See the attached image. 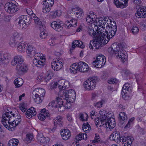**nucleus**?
<instances>
[{
    "instance_id": "obj_56",
    "label": "nucleus",
    "mask_w": 146,
    "mask_h": 146,
    "mask_svg": "<svg viewBox=\"0 0 146 146\" xmlns=\"http://www.w3.org/2000/svg\"><path fill=\"white\" fill-rule=\"evenodd\" d=\"M68 94H66V95H68V96H72L73 97H76V92L74 90L72 89L69 90L68 91Z\"/></svg>"
},
{
    "instance_id": "obj_38",
    "label": "nucleus",
    "mask_w": 146,
    "mask_h": 146,
    "mask_svg": "<svg viewBox=\"0 0 146 146\" xmlns=\"http://www.w3.org/2000/svg\"><path fill=\"white\" fill-rule=\"evenodd\" d=\"M19 141L16 139H10L8 144V146H17L18 144Z\"/></svg>"
},
{
    "instance_id": "obj_44",
    "label": "nucleus",
    "mask_w": 146,
    "mask_h": 146,
    "mask_svg": "<svg viewBox=\"0 0 146 146\" xmlns=\"http://www.w3.org/2000/svg\"><path fill=\"white\" fill-rule=\"evenodd\" d=\"M82 129L86 132H88L91 129V127L88 122L84 123L82 126Z\"/></svg>"
},
{
    "instance_id": "obj_26",
    "label": "nucleus",
    "mask_w": 146,
    "mask_h": 146,
    "mask_svg": "<svg viewBox=\"0 0 146 146\" xmlns=\"http://www.w3.org/2000/svg\"><path fill=\"white\" fill-rule=\"evenodd\" d=\"M94 85V84H92L88 79L84 82V86L85 88L88 90H93L95 88Z\"/></svg>"
},
{
    "instance_id": "obj_64",
    "label": "nucleus",
    "mask_w": 146,
    "mask_h": 146,
    "mask_svg": "<svg viewBox=\"0 0 146 146\" xmlns=\"http://www.w3.org/2000/svg\"><path fill=\"white\" fill-rule=\"evenodd\" d=\"M44 75L43 74H40L37 77V80L41 82L44 79H45V78H44Z\"/></svg>"
},
{
    "instance_id": "obj_60",
    "label": "nucleus",
    "mask_w": 146,
    "mask_h": 146,
    "mask_svg": "<svg viewBox=\"0 0 146 146\" xmlns=\"http://www.w3.org/2000/svg\"><path fill=\"white\" fill-rule=\"evenodd\" d=\"M33 135L31 134H28L26 135V141H28L32 140L33 139Z\"/></svg>"
},
{
    "instance_id": "obj_6",
    "label": "nucleus",
    "mask_w": 146,
    "mask_h": 146,
    "mask_svg": "<svg viewBox=\"0 0 146 146\" xmlns=\"http://www.w3.org/2000/svg\"><path fill=\"white\" fill-rule=\"evenodd\" d=\"M130 86V84L126 83L124 84L122 87L121 94L123 98L125 100H127L130 98L129 94L131 89Z\"/></svg>"
},
{
    "instance_id": "obj_36",
    "label": "nucleus",
    "mask_w": 146,
    "mask_h": 146,
    "mask_svg": "<svg viewBox=\"0 0 146 146\" xmlns=\"http://www.w3.org/2000/svg\"><path fill=\"white\" fill-rule=\"evenodd\" d=\"M78 64L76 63L72 64L70 68V70L71 72L73 73H76L79 71Z\"/></svg>"
},
{
    "instance_id": "obj_12",
    "label": "nucleus",
    "mask_w": 146,
    "mask_h": 146,
    "mask_svg": "<svg viewBox=\"0 0 146 146\" xmlns=\"http://www.w3.org/2000/svg\"><path fill=\"white\" fill-rule=\"evenodd\" d=\"M133 138L131 136H121L120 137L119 141L123 143L124 146H130L133 140Z\"/></svg>"
},
{
    "instance_id": "obj_19",
    "label": "nucleus",
    "mask_w": 146,
    "mask_h": 146,
    "mask_svg": "<svg viewBox=\"0 0 146 146\" xmlns=\"http://www.w3.org/2000/svg\"><path fill=\"white\" fill-rule=\"evenodd\" d=\"M23 57L20 55H18L15 56L13 60L11 62V64L13 66L16 65L17 64V65H21L23 63Z\"/></svg>"
},
{
    "instance_id": "obj_13",
    "label": "nucleus",
    "mask_w": 146,
    "mask_h": 146,
    "mask_svg": "<svg viewBox=\"0 0 146 146\" xmlns=\"http://www.w3.org/2000/svg\"><path fill=\"white\" fill-rule=\"evenodd\" d=\"M128 0H114V3L117 8L123 9L128 6Z\"/></svg>"
},
{
    "instance_id": "obj_34",
    "label": "nucleus",
    "mask_w": 146,
    "mask_h": 146,
    "mask_svg": "<svg viewBox=\"0 0 146 146\" xmlns=\"http://www.w3.org/2000/svg\"><path fill=\"white\" fill-rule=\"evenodd\" d=\"M73 13L74 14L76 15V17L77 18H80L84 15L83 10L79 7L76 8Z\"/></svg>"
},
{
    "instance_id": "obj_39",
    "label": "nucleus",
    "mask_w": 146,
    "mask_h": 146,
    "mask_svg": "<svg viewBox=\"0 0 146 146\" xmlns=\"http://www.w3.org/2000/svg\"><path fill=\"white\" fill-rule=\"evenodd\" d=\"M26 44L23 42H21L17 46V49L20 52L24 51L25 49Z\"/></svg>"
},
{
    "instance_id": "obj_58",
    "label": "nucleus",
    "mask_w": 146,
    "mask_h": 146,
    "mask_svg": "<svg viewBox=\"0 0 146 146\" xmlns=\"http://www.w3.org/2000/svg\"><path fill=\"white\" fill-rule=\"evenodd\" d=\"M139 29L138 27L136 26H134L131 29V33L134 35H136L138 33Z\"/></svg>"
},
{
    "instance_id": "obj_27",
    "label": "nucleus",
    "mask_w": 146,
    "mask_h": 146,
    "mask_svg": "<svg viewBox=\"0 0 146 146\" xmlns=\"http://www.w3.org/2000/svg\"><path fill=\"white\" fill-rule=\"evenodd\" d=\"M100 36L98 35V37H97L95 39H94L92 40V41L90 40V43L88 44V46L89 47V48L90 49H92V50H93L94 48V47L95 48L94 49H95L96 48V49H98L101 48L102 46L105 45V44H104V43L103 42V41H102V46H100L99 47V48H97L96 46H95V45H96L95 44V42L96 41V39L98 38H100Z\"/></svg>"
},
{
    "instance_id": "obj_62",
    "label": "nucleus",
    "mask_w": 146,
    "mask_h": 146,
    "mask_svg": "<svg viewBox=\"0 0 146 146\" xmlns=\"http://www.w3.org/2000/svg\"><path fill=\"white\" fill-rule=\"evenodd\" d=\"M100 140V138L99 137L98 134H95L94 140L92 141L93 142L97 143Z\"/></svg>"
},
{
    "instance_id": "obj_50",
    "label": "nucleus",
    "mask_w": 146,
    "mask_h": 146,
    "mask_svg": "<svg viewBox=\"0 0 146 146\" xmlns=\"http://www.w3.org/2000/svg\"><path fill=\"white\" fill-rule=\"evenodd\" d=\"M92 84H94V87L96 86V83L98 82V78L96 76H93L88 79Z\"/></svg>"
},
{
    "instance_id": "obj_61",
    "label": "nucleus",
    "mask_w": 146,
    "mask_h": 146,
    "mask_svg": "<svg viewBox=\"0 0 146 146\" xmlns=\"http://www.w3.org/2000/svg\"><path fill=\"white\" fill-rule=\"evenodd\" d=\"M96 59L101 61H104V60H105L106 61V59L105 56L102 55L100 54L97 57Z\"/></svg>"
},
{
    "instance_id": "obj_1",
    "label": "nucleus",
    "mask_w": 146,
    "mask_h": 146,
    "mask_svg": "<svg viewBox=\"0 0 146 146\" xmlns=\"http://www.w3.org/2000/svg\"><path fill=\"white\" fill-rule=\"evenodd\" d=\"M113 23L114 25L112 24L111 25H106L107 31L105 29H103V30H101L98 31V33H100V38H98L95 42L96 45L95 46L97 48H99L102 46V41L104 43V44H107L110 40V38H112L115 34L117 30V27L115 22L114 21Z\"/></svg>"
},
{
    "instance_id": "obj_20",
    "label": "nucleus",
    "mask_w": 146,
    "mask_h": 146,
    "mask_svg": "<svg viewBox=\"0 0 146 146\" xmlns=\"http://www.w3.org/2000/svg\"><path fill=\"white\" fill-rule=\"evenodd\" d=\"M37 140L38 142L42 144H46L50 141L49 138L47 137H45L43 135H39L37 136Z\"/></svg>"
},
{
    "instance_id": "obj_53",
    "label": "nucleus",
    "mask_w": 146,
    "mask_h": 146,
    "mask_svg": "<svg viewBox=\"0 0 146 146\" xmlns=\"http://www.w3.org/2000/svg\"><path fill=\"white\" fill-rule=\"evenodd\" d=\"M64 26L66 28L69 29L71 27H75V25H74L73 24H72L70 22V21L67 20L64 23Z\"/></svg>"
},
{
    "instance_id": "obj_28",
    "label": "nucleus",
    "mask_w": 146,
    "mask_h": 146,
    "mask_svg": "<svg viewBox=\"0 0 146 146\" xmlns=\"http://www.w3.org/2000/svg\"><path fill=\"white\" fill-rule=\"evenodd\" d=\"M96 15L94 14V13H89L86 18V21L87 23H94L96 21Z\"/></svg>"
},
{
    "instance_id": "obj_29",
    "label": "nucleus",
    "mask_w": 146,
    "mask_h": 146,
    "mask_svg": "<svg viewBox=\"0 0 146 146\" xmlns=\"http://www.w3.org/2000/svg\"><path fill=\"white\" fill-rule=\"evenodd\" d=\"M96 15L94 14V13H89L86 18V21L87 23H94L96 21Z\"/></svg>"
},
{
    "instance_id": "obj_2",
    "label": "nucleus",
    "mask_w": 146,
    "mask_h": 146,
    "mask_svg": "<svg viewBox=\"0 0 146 146\" xmlns=\"http://www.w3.org/2000/svg\"><path fill=\"white\" fill-rule=\"evenodd\" d=\"M108 50L111 56L117 58H120L123 62L127 58L126 52L123 50H120L119 46L116 44H113L110 47L108 48Z\"/></svg>"
},
{
    "instance_id": "obj_25",
    "label": "nucleus",
    "mask_w": 146,
    "mask_h": 146,
    "mask_svg": "<svg viewBox=\"0 0 146 146\" xmlns=\"http://www.w3.org/2000/svg\"><path fill=\"white\" fill-rule=\"evenodd\" d=\"M45 90L42 88H36L35 89L33 92V94H38L41 97H44L45 95Z\"/></svg>"
},
{
    "instance_id": "obj_46",
    "label": "nucleus",
    "mask_w": 146,
    "mask_h": 146,
    "mask_svg": "<svg viewBox=\"0 0 146 146\" xmlns=\"http://www.w3.org/2000/svg\"><path fill=\"white\" fill-rule=\"evenodd\" d=\"M40 30V37L42 39H45L46 38L47 36V33L46 30L44 28H42Z\"/></svg>"
},
{
    "instance_id": "obj_32",
    "label": "nucleus",
    "mask_w": 146,
    "mask_h": 146,
    "mask_svg": "<svg viewBox=\"0 0 146 146\" xmlns=\"http://www.w3.org/2000/svg\"><path fill=\"white\" fill-rule=\"evenodd\" d=\"M103 21V18L102 17L96 19L95 22H94V23H95L94 25L97 27V29H100L99 27H100L101 28H102L101 30H103V29L104 28H103V26H102Z\"/></svg>"
},
{
    "instance_id": "obj_40",
    "label": "nucleus",
    "mask_w": 146,
    "mask_h": 146,
    "mask_svg": "<svg viewBox=\"0 0 146 146\" xmlns=\"http://www.w3.org/2000/svg\"><path fill=\"white\" fill-rule=\"evenodd\" d=\"M5 113H4L3 114V120H4V119H5V117H10V116L11 115H12V116L13 117H15V115L13 113H12V112L11 111H10L9 109H6L5 110Z\"/></svg>"
},
{
    "instance_id": "obj_57",
    "label": "nucleus",
    "mask_w": 146,
    "mask_h": 146,
    "mask_svg": "<svg viewBox=\"0 0 146 146\" xmlns=\"http://www.w3.org/2000/svg\"><path fill=\"white\" fill-rule=\"evenodd\" d=\"M143 74H136L135 75V77L136 79V81L137 82L138 84L139 83V81H141L142 79V78L143 77Z\"/></svg>"
},
{
    "instance_id": "obj_51",
    "label": "nucleus",
    "mask_w": 146,
    "mask_h": 146,
    "mask_svg": "<svg viewBox=\"0 0 146 146\" xmlns=\"http://www.w3.org/2000/svg\"><path fill=\"white\" fill-rule=\"evenodd\" d=\"M34 53L35 57L34 59H41L42 58H44L42 56L43 54L42 53H38L36 51H35V52H34Z\"/></svg>"
},
{
    "instance_id": "obj_10",
    "label": "nucleus",
    "mask_w": 146,
    "mask_h": 146,
    "mask_svg": "<svg viewBox=\"0 0 146 146\" xmlns=\"http://www.w3.org/2000/svg\"><path fill=\"white\" fill-rule=\"evenodd\" d=\"M21 38L20 35L18 33H15L9 42L10 45L13 47H15L16 44L20 41Z\"/></svg>"
},
{
    "instance_id": "obj_49",
    "label": "nucleus",
    "mask_w": 146,
    "mask_h": 146,
    "mask_svg": "<svg viewBox=\"0 0 146 146\" xmlns=\"http://www.w3.org/2000/svg\"><path fill=\"white\" fill-rule=\"evenodd\" d=\"M119 119L120 121L125 120L127 119V116L126 113L124 112H121L119 115Z\"/></svg>"
},
{
    "instance_id": "obj_22",
    "label": "nucleus",
    "mask_w": 146,
    "mask_h": 146,
    "mask_svg": "<svg viewBox=\"0 0 146 146\" xmlns=\"http://www.w3.org/2000/svg\"><path fill=\"white\" fill-rule=\"evenodd\" d=\"M60 133L63 139L65 140L68 139L71 136L70 131L68 129H64L61 131Z\"/></svg>"
},
{
    "instance_id": "obj_47",
    "label": "nucleus",
    "mask_w": 146,
    "mask_h": 146,
    "mask_svg": "<svg viewBox=\"0 0 146 146\" xmlns=\"http://www.w3.org/2000/svg\"><path fill=\"white\" fill-rule=\"evenodd\" d=\"M35 95V98H34L35 102L37 104H40L42 101L44 97H41L39 96L38 94Z\"/></svg>"
},
{
    "instance_id": "obj_8",
    "label": "nucleus",
    "mask_w": 146,
    "mask_h": 146,
    "mask_svg": "<svg viewBox=\"0 0 146 146\" xmlns=\"http://www.w3.org/2000/svg\"><path fill=\"white\" fill-rule=\"evenodd\" d=\"M54 126L52 128L50 129L51 131L54 132L56 130L57 126L62 127L64 125V123L62 121V118L60 116H59L53 119Z\"/></svg>"
},
{
    "instance_id": "obj_21",
    "label": "nucleus",
    "mask_w": 146,
    "mask_h": 146,
    "mask_svg": "<svg viewBox=\"0 0 146 146\" xmlns=\"http://www.w3.org/2000/svg\"><path fill=\"white\" fill-rule=\"evenodd\" d=\"M45 62V59L44 58H42L41 59H33V64L37 67L40 68H41L43 66Z\"/></svg>"
},
{
    "instance_id": "obj_37",
    "label": "nucleus",
    "mask_w": 146,
    "mask_h": 146,
    "mask_svg": "<svg viewBox=\"0 0 146 146\" xmlns=\"http://www.w3.org/2000/svg\"><path fill=\"white\" fill-rule=\"evenodd\" d=\"M57 83L58 88L60 90H64L66 86H64L65 81L63 80H60L58 82H56Z\"/></svg>"
},
{
    "instance_id": "obj_17",
    "label": "nucleus",
    "mask_w": 146,
    "mask_h": 146,
    "mask_svg": "<svg viewBox=\"0 0 146 146\" xmlns=\"http://www.w3.org/2000/svg\"><path fill=\"white\" fill-rule=\"evenodd\" d=\"M78 70L79 72H84L88 71L89 70L88 65L84 62L80 61L78 63Z\"/></svg>"
},
{
    "instance_id": "obj_23",
    "label": "nucleus",
    "mask_w": 146,
    "mask_h": 146,
    "mask_svg": "<svg viewBox=\"0 0 146 146\" xmlns=\"http://www.w3.org/2000/svg\"><path fill=\"white\" fill-rule=\"evenodd\" d=\"M36 114L35 109L34 108H31L27 110L25 113V115L27 118L30 119L35 116Z\"/></svg>"
},
{
    "instance_id": "obj_45",
    "label": "nucleus",
    "mask_w": 146,
    "mask_h": 146,
    "mask_svg": "<svg viewBox=\"0 0 146 146\" xmlns=\"http://www.w3.org/2000/svg\"><path fill=\"white\" fill-rule=\"evenodd\" d=\"M64 96H65L66 100L68 103H72L75 101L76 97H73L72 96H68V95H66V94H65Z\"/></svg>"
},
{
    "instance_id": "obj_7",
    "label": "nucleus",
    "mask_w": 146,
    "mask_h": 146,
    "mask_svg": "<svg viewBox=\"0 0 146 146\" xmlns=\"http://www.w3.org/2000/svg\"><path fill=\"white\" fill-rule=\"evenodd\" d=\"M107 119V122L106 119L105 121L106 123H105L104 125H102L105 127H107L110 130L112 129L115 126V120L113 117L112 115H110V116H109V114Z\"/></svg>"
},
{
    "instance_id": "obj_31",
    "label": "nucleus",
    "mask_w": 146,
    "mask_h": 146,
    "mask_svg": "<svg viewBox=\"0 0 146 146\" xmlns=\"http://www.w3.org/2000/svg\"><path fill=\"white\" fill-rule=\"evenodd\" d=\"M105 63L106 61L105 60L101 61L96 59L95 61L93 62L92 64L95 67L97 68H101L104 66Z\"/></svg>"
},
{
    "instance_id": "obj_35",
    "label": "nucleus",
    "mask_w": 146,
    "mask_h": 146,
    "mask_svg": "<svg viewBox=\"0 0 146 146\" xmlns=\"http://www.w3.org/2000/svg\"><path fill=\"white\" fill-rule=\"evenodd\" d=\"M88 33L90 36L92 37L93 38H94V39H95L97 37H98V35L99 34H100V33H98V32L96 35V31H94L93 29L91 28H88Z\"/></svg>"
},
{
    "instance_id": "obj_11",
    "label": "nucleus",
    "mask_w": 146,
    "mask_h": 146,
    "mask_svg": "<svg viewBox=\"0 0 146 146\" xmlns=\"http://www.w3.org/2000/svg\"><path fill=\"white\" fill-rule=\"evenodd\" d=\"M50 25L54 29L59 32L62 30L64 23L62 21H54L50 24Z\"/></svg>"
},
{
    "instance_id": "obj_15",
    "label": "nucleus",
    "mask_w": 146,
    "mask_h": 146,
    "mask_svg": "<svg viewBox=\"0 0 146 146\" xmlns=\"http://www.w3.org/2000/svg\"><path fill=\"white\" fill-rule=\"evenodd\" d=\"M99 113L101 116L99 119H98V122L99 123H101L102 125H104V123H106L105 122L106 119L108 118V114L109 116H110V114L109 112H108V113H106V112L105 110H101L100 111Z\"/></svg>"
},
{
    "instance_id": "obj_52",
    "label": "nucleus",
    "mask_w": 146,
    "mask_h": 146,
    "mask_svg": "<svg viewBox=\"0 0 146 146\" xmlns=\"http://www.w3.org/2000/svg\"><path fill=\"white\" fill-rule=\"evenodd\" d=\"M80 42L82 43V41L80 40H75L72 43V48L70 49L71 50H73L76 47H78Z\"/></svg>"
},
{
    "instance_id": "obj_33",
    "label": "nucleus",
    "mask_w": 146,
    "mask_h": 146,
    "mask_svg": "<svg viewBox=\"0 0 146 146\" xmlns=\"http://www.w3.org/2000/svg\"><path fill=\"white\" fill-rule=\"evenodd\" d=\"M5 119H4V120H3V115L2 118V123L3 124L4 126L6 127V128H7V127H9L8 124L11 122V120L12 119V116L11 115L10 116V117H5Z\"/></svg>"
},
{
    "instance_id": "obj_42",
    "label": "nucleus",
    "mask_w": 146,
    "mask_h": 146,
    "mask_svg": "<svg viewBox=\"0 0 146 146\" xmlns=\"http://www.w3.org/2000/svg\"><path fill=\"white\" fill-rule=\"evenodd\" d=\"M36 49L33 46L29 45L27 48L26 51L27 53L28 54H31L35 52Z\"/></svg>"
},
{
    "instance_id": "obj_18",
    "label": "nucleus",
    "mask_w": 146,
    "mask_h": 146,
    "mask_svg": "<svg viewBox=\"0 0 146 146\" xmlns=\"http://www.w3.org/2000/svg\"><path fill=\"white\" fill-rule=\"evenodd\" d=\"M10 57L7 54H3L0 52V64H8L10 60Z\"/></svg>"
},
{
    "instance_id": "obj_16",
    "label": "nucleus",
    "mask_w": 146,
    "mask_h": 146,
    "mask_svg": "<svg viewBox=\"0 0 146 146\" xmlns=\"http://www.w3.org/2000/svg\"><path fill=\"white\" fill-rule=\"evenodd\" d=\"M136 16L138 18H145L146 17V7L139 8L135 13Z\"/></svg>"
},
{
    "instance_id": "obj_54",
    "label": "nucleus",
    "mask_w": 146,
    "mask_h": 146,
    "mask_svg": "<svg viewBox=\"0 0 146 146\" xmlns=\"http://www.w3.org/2000/svg\"><path fill=\"white\" fill-rule=\"evenodd\" d=\"M48 113H46L44 114H39L38 116V118L41 120H44L46 116H48Z\"/></svg>"
},
{
    "instance_id": "obj_48",
    "label": "nucleus",
    "mask_w": 146,
    "mask_h": 146,
    "mask_svg": "<svg viewBox=\"0 0 146 146\" xmlns=\"http://www.w3.org/2000/svg\"><path fill=\"white\" fill-rule=\"evenodd\" d=\"M85 137L84 138V137H82L83 136V133H80L79 134L76 136L75 139L76 140L78 141H80L82 139L86 140L87 138V135H85Z\"/></svg>"
},
{
    "instance_id": "obj_55",
    "label": "nucleus",
    "mask_w": 146,
    "mask_h": 146,
    "mask_svg": "<svg viewBox=\"0 0 146 146\" xmlns=\"http://www.w3.org/2000/svg\"><path fill=\"white\" fill-rule=\"evenodd\" d=\"M53 76L52 73L50 72H48L45 77L46 80H49L51 79Z\"/></svg>"
},
{
    "instance_id": "obj_9",
    "label": "nucleus",
    "mask_w": 146,
    "mask_h": 146,
    "mask_svg": "<svg viewBox=\"0 0 146 146\" xmlns=\"http://www.w3.org/2000/svg\"><path fill=\"white\" fill-rule=\"evenodd\" d=\"M44 7L42 9V12L45 13L49 12L50 10L51 7L53 5L54 0H45L42 2Z\"/></svg>"
},
{
    "instance_id": "obj_43",
    "label": "nucleus",
    "mask_w": 146,
    "mask_h": 146,
    "mask_svg": "<svg viewBox=\"0 0 146 146\" xmlns=\"http://www.w3.org/2000/svg\"><path fill=\"white\" fill-rule=\"evenodd\" d=\"M79 118L81 121H86L88 118V116L86 113H80L79 114Z\"/></svg>"
},
{
    "instance_id": "obj_63",
    "label": "nucleus",
    "mask_w": 146,
    "mask_h": 146,
    "mask_svg": "<svg viewBox=\"0 0 146 146\" xmlns=\"http://www.w3.org/2000/svg\"><path fill=\"white\" fill-rule=\"evenodd\" d=\"M122 75L124 77L128 76L130 73L129 71L125 69L122 70Z\"/></svg>"
},
{
    "instance_id": "obj_5",
    "label": "nucleus",
    "mask_w": 146,
    "mask_h": 146,
    "mask_svg": "<svg viewBox=\"0 0 146 146\" xmlns=\"http://www.w3.org/2000/svg\"><path fill=\"white\" fill-rule=\"evenodd\" d=\"M63 65V60L59 58H54L52 61L51 66L54 70L58 71L60 70Z\"/></svg>"
},
{
    "instance_id": "obj_24",
    "label": "nucleus",
    "mask_w": 146,
    "mask_h": 146,
    "mask_svg": "<svg viewBox=\"0 0 146 146\" xmlns=\"http://www.w3.org/2000/svg\"><path fill=\"white\" fill-rule=\"evenodd\" d=\"M119 133L118 131H115L113 132L110 135V139L111 140L117 142H118L120 138Z\"/></svg>"
},
{
    "instance_id": "obj_59",
    "label": "nucleus",
    "mask_w": 146,
    "mask_h": 146,
    "mask_svg": "<svg viewBox=\"0 0 146 146\" xmlns=\"http://www.w3.org/2000/svg\"><path fill=\"white\" fill-rule=\"evenodd\" d=\"M58 12L57 11H52L50 12V15L52 18H55L56 16H59L58 15Z\"/></svg>"
},
{
    "instance_id": "obj_4",
    "label": "nucleus",
    "mask_w": 146,
    "mask_h": 146,
    "mask_svg": "<svg viewBox=\"0 0 146 146\" xmlns=\"http://www.w3.org/2000/svg\"><path fill=\"white\" fill-rule=\"evenodd\" d=\"M30 17L29 16L23 15L21 16L18 18L19 21L18 25H19L20 29H25L28 27L31 23Z\"/></svg>"
},
{
    "instance_id": "obj_41",
    "label": "nucleus",
    "mask_w": 146,
    "mask_h": 146,
    "mask_svg": "<svg viewBox=\"0 0 146 146\" xmlns=\"http://www.w3.org/2000/svg\"><path fill=\"white\" fill-rule=\"evenodd\" d=\"M14 84L17 87H19L23 84V81L21 78H18L15 79L14 81Z\"/></svg>"
},
{
    "instance_id": "obj_14",
    "label": "nucleus",
    "mask_w": 146,
    "mask_h": 146,
    "mask_svg": "<svg viewBox=\"0 0 146 146\" xmlns=\"http://www.w3.org/2000/svg\"><path fill=\"white\" fill-rule=\"evenodd\" d=\"M63 102L62 98L59 97L56 98L55 106L58 108V111L60 112L64 111L66 108L64 105Z\"/></svg>"
},
{
    "instance_id": "obj_30",
    "label": "nucleus",
    "mask_w": 146,
    "mask_h": 146,
    "mask_svg": "<svg viewBox=\"0 0 146 146\" xmlns=\"http://www.w3.org/2000/svg\"><path fill=\"white\" fill-rule=\"evenodd\" d=\"M16 69L19 73L26 72L27 70V67L24 63L21 65H17Z\"/></svg>"
},
{
    "instance_id": "obj_3",
    "label": "nucleus",
    "mask_w": 146,
    "mask_h": 146,
    "mask_svg": "<svg viewBox=\"0 0 146 146\" xmlns=\"http://www.w3.org/2000/svg\"><path fill=\"white\" fill-rule=\"evenodd\" d=\"M18 4L15 1L12 0L7 3L5 5V9L7 13H14L18 10Z\"/></svg>"
}]
</instances>
